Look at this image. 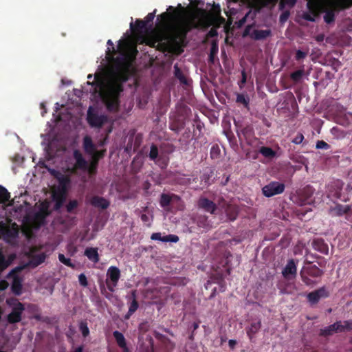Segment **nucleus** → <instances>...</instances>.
<instances>
[{"label":"nucleus","instance_id":"4d7b16f0","mask_svg":"<svg viewBox=\"0 0 352 352\" xmlns=\"http://www.w3.org/2000/svg\"><path fill=\"white\" fill-rule=\"evenodd\" d=\"M78 281L80 285L82 287H87L88 285L87 277L84 274H80L78 276Z\"/></svg>","mask_w":352,"mask_h":352},{"label":"nucleus","instance_id":"b1692460","mask_svg":"<svg viewBox=\"0 0 352 352\" xmlns=\"http://www.w3.org/2000/svg\"><path fill=\"white\" fill-rule=\"evenodd\" d=\"M193 221L199 228L206 229H208L210 228L208 217L205 214H196L193 218Z\"/></svg>","mask_w":352,"mask_h":352},{"label":"nucleus","instance_id":"9b49d317","mask_svg":"<svg viewBox=\"0 0 352 352\" xmlns=\"http://www.w3.org/2000/svg\"><path fill=\"white\" fill-rule=\"evenodd\" d=\"M87 120L91 127L101 128L107 122L108 117L105 115H98L96 113H91L89 109L87 113Z\"/></svg>","mask_w":352,"mask_h":352},{"label":"nucleus","instance_id":"bf43d9fd","mask_svg":"<svg viewBox=\"0 0 352 352\" xmlns=\"http://www.w3.org/2000/svg\"><path fill=\"white\" fill-rule=\"evenodd\" d=\"M303 140H304V135L302 133H299L294 138V140H292V142L295 144H300V143H302Z\"/></svg>","mask_w":352,"mask_h":352},{"label":"nucleus","instance_id":"37998d69","mask_svg":"<svg viewBox=\"0 0 352 352\" xmlns=\"http://www.w3.org/2000/svg\"><path fill=\"white\" fill-rule=\"evenodd\" d=\"M58 180L62 187L61 190H65L66 192V186L70 183V178L67 175H61L58 178Z\"/></svg>","mask_w":352,"mask_h":352},{"label":"nucleus","instance_id":"39448f33","mask_svg":"<svg viewBox=\"0 0 352 352\" xmlns=\"http://www.w3.org/2000/svg\"><path fill=\"white\" fill-rule=\"evenodd\" d=\"M322 274L323 271L315 265L307 267H302L300 272V276L302 281L307 286L315 284V281L311 279L309 276L313 278H318L320 277Z\"/></svg>","mask_w":352,"mask_h":352},{"label":"nucleus","instance_id":"4c0bfd02","mask_svg":"<svg viewBox=\"0 0 352 352\" xmlns=\"http://www.w3.org/2000/svg\"><path fill=\"white\" fill-rule=\"evenodd\" d=\"M49 207V204L47 201H44L40 204L38 211L37 212L47 217L51 213Z\"/></svg>","mask_w":352,"mask_h":352},{"label":"nucleus","instance_id":"2eb2a0df","mask_svg":"<svg viewBox=\"0 0 352 352\" xmlns=\"http://www.w3.org/2000/svg\"><path fill=\"white\" fill-rule=\"evenodd\" d=\"M146 24L145 21L141 19H137L135 21V25L134 26L133 23L130 24V28L135 37H137L138 41H140L141 43L144 41V34L146 31Z\"/></svg>","mask_w":352,"mask_h":352},{"label":"nucleus","instance_id":"774afa93","mask_svg":"<svg viewBox=\"0 0 352 352\" xmlns=\"http://www.w3.org/2000/svg\"><path fill=\"white\" fill-rule=\"evenodd\" d=\"M217 36V31L214 28H211L208 32V37H214Z\"/></svg>","mask_w":352,"mask_h":352},{"label":"nucleus","instance_id":"49530a36","mask_svg":"<svg viewBox=\"0 0 352 352\" xmlns=\"http://www.w3.org/2000/svg\"><path fill=\"white\" fill-rule=\"evenodd\" d=\"M78 206V201L76 199L71 200L66 205L67 212L69 213L73 212L74 210Z\"/></svg>","mask_w":352,"mask_h":352},{"label":"nucleus","instance_id":"423d86ee","mask_svg":"<svg viewBox=\"0 0 352 352\" xmlns=\"http://www.w3.org/2000/svg\"><path fill=\"white\" fill-rule=\"evenodd\" d=\"M278 0H255L254 2L252 7L255 9L254 12H252L251 10H249L246 14L239 21V25H242L244 24L246 21L251 18L252 20H253L257 12L260 11V10L263 8L266 7L269 5H274L276 3Z\"/></svg>","mask_w":352,"mask_h":352},{"label":"nucleus","instance_id":"dca6fc26","mask_svg":"<svg viewBox=\"0 0 352 352\" xmlns=\"http://www.w3.org/2000/svg\"><path fill=\"white\" fill-rule=\"evenodd\" d=\"M297 274V266L294 259L288 260L285 267L283 269L282 275L286 280H292L296 278Z\"/></svg>","mask_w":352,"mask_h":352},{"label":"nucleus","instance_id":"6e6552de","mask_svg":"<svg viewBox=\"0 0 352 352\" xmlns=\"http://www.w3.org/2000/svg\"><path fill=\"white\" fill-rule=\"evenodd\" d=\"M285 186L278 182H271L262 188V192L266 197H271L283 193Z\"/></svg>","mask_w":352,"mask_h":352},{"label":"nucleus","instance_id":"5fc2aeb1","mask_svg":"<svg viewBox=\"0 0 352 352\" xmlns=\"http://www.w3.org/2000/svg\"><path fill=\"white\" fill-rule=\"evenodd\" d=\"M179 241V237L177 235L175 234H168L166 236H164V242H174L177 243Z\"/></svg>","mask_w":352,"mask_h":352},{"label":"nucleus","instance_id":"338daca9","mask_svg":"<svg viewBox=\"0 0 352 352\" xmlns=\"http://www.w3.org/2000/svg\"><path fill=\"white\" fill-rule=\"evenodd\" d=\"M346 331H352V320H344Z\"/></svg>","mask_w":352,"mask_h":352},{"label":"nucleus","instance_id":"f3484780","mask_svg":"<svg viewBox=\"0 0 352 352\" xmlns=\"http://www.w3.org/2000/svg\"><path fill=\"white\" fill-rule=\"evenodd\" d=\"M236 133L239 140L243 139L248 144H250L254 134V129L251 125L240 127L237 129Z\"/></svg>","mask_w":352,"mask_h":352},{"label":"nucleus","instance_id":"6e6d98bb","mask_svg":"<svg viewBox=\"0 0 352 352\" xmlns=\"http://www.w3.org/2000/svg\"><path fill=\"white\" fill-rule=\"evenodd\" d=\"M330 148V145L323 140H318L316 143V148L327 150Z\"/></svg>","mask_w":352,"mask_h":352},{"label":"nucleus","instance_id":"c03bdc74","mask_svg":"<svg viewBox=\"0 0 352 352\" xmlns=\"http://www.w3.org/2000/svg\"><path fill=\"white\" fill-rule=\"evenodd\" d=\"M46 218L43 214L36 212L34 215V221L39 227L45 224Z\"/></svg>","mask_w":352,"mask_h":352},{"label":"nucleus","instance_id":"0eeeda50","mask_svg":"<svg viewBox=\"0 0 352 352\" xmlns=\"http://www.w3.org/2000/svg\"><path fill=\"white\" fill-rule=\"evenodd\" d=\"M107 276L105 282L107 289L111 292H113L121 276L120 270L116 266H111L107 270Z\"/></svg>","mask_w":352,"mask_h":352},{"label":"nucleus","instance_id":"a19ab883","mask_svg":"<svg viewBox=\"0 0 352 352\" xmlns=\"http://www.w3.org/2000/svg\"><path fill=\"white\" fill-rule=\"evenodd\" d=\"M335 333L333 331V329L331 327V324L324 327V329H321L319 333V336L322 337H329L333 335Z\"/></svg>","mask_w":352,"mask_h":352},{"label":"nucleus","instance_id":"58836bf2","mask_svg":"<svg viewBox=\"0 0 352 352\" xmlns=\"http://www.w3.org/2000/svg\"><path fill=\"white\" fill-rule=\"evenodd\" d=\"M45 255L42 253L37 255L34 256L31 259V263L34 266H38L40 264L43 263L45 261Z\"/></svg>","mask_w":352,"mask_h":352},{"label":"nucleus","instance_id":"3c124183","mask_svg":"<svg viewBox=\"0 0 352 352\" xmlns=\"http://www.w3.org/2000/svg\"><path fill=\"white\" fill-rule=\"evenodd\" d=\"M210 157L212 159L218 158L220 155V149L218 146V145H214L212 146L210 149Z\"/></svg>","mask_w":352,"mask_h":352},{"label":"nucleus","instance_id":"cd10ccee","mask_svg":"<svg viewBox=\"0 0 352 352\" xmlns=\"http://www.w3.org/2000/svg\"><path fill=\"white\" fill-rule=\"evenodd\" d=\"M83 148L85 151L88 154H93L95 151V146L91 137L86 135L83 138Z\"/></svg>","mask_w":352,"mask_h":352},{"label":"nucleus","instance_id":"1a4fd4ad","mask_svg":"<svg viewBox=\"0 0 352 352\" xmlns=\"http://www.w3.org/2000/svg\"><path fill=\"white\" fill-rule=\"evenodd\" d=\"M25 307L23 304L16 300L12 304L11 312L7 316L8 322L14 324L20 322Z\"/></svg>","mask_w":352,"mask_h":352},{"label":"nucleus","instance_id":"f03ea898","mask_svg":"<svg viewBox=\"0 0 352 352\" xmlns=\"http://www.w3.org/2000/svg\"><path fill=\"white\" fill-rule=\"evenodd\" d=\"M174 15L168 12H163L157 16L160 19L161 29L153 33L149 42L151 46L154 47L157 43L158 46L167 49L176 47L175 36H173V27L170 21L174 19Z\"/></svg>","mask_w":352,"mask_h":352},{"label":"nucleus","instance_id":"a878e982","mask_svg":"<svg viewBox=\"0 0 352 352\" xmlns=\"http://www.w3.org/2000/svg\"><path fill=\"white\" fill-rule=\"evenodd\" d=\"M261 327V321L252 322L250 327L245 329L246 333L248 338L252 340L254 338L255 334L258 332Z\"/></svg>","mask_w":352,"mask_h":352},{"label":"nucleus","instance_id":"ddd939ff","mask_svg":"<svg viewBox=\"0 0 352 352\" xmlns=\"http://www.w3.org/2000/svg\"><path fill=\"white\" fill-rule=\"evenodd\" d=\"M197 206L198 209H201L211 214H215L217 210L216 204L205 197H200L199 198Z\"/></svg>","mask_w":352,"mask_h":352},{"label":"nucleus","instance_id":"79ce46f5","mask_svg":"<svg viewBox=\"0 0 352 352\" xmlns=\"http://www.w3.org/2000/svg\"><path fill=\"white\" fill-rule=\"evenodd\" d=\"M236 102L243 104L245 107H248L250 102V99L247 96L243 94H238L236 96Z\"/></svg>","mask_w":352,"mask_h":352},{"label":"nucleus","instance_id":"e433bc0d","mask_svg":"<svg viewBox=\"0 0 352 352\" xmlns=\"http://www.w3.org/2000/svg\"><path fill=\"white\" fill-rule=\"evenodd\" d=\"M332 328L333 329L334 333H342L346 331L345 324L344 321L342 322L340 320L336 321L333 324H331Z\"/></svg>","mask_w":352,"mask_h":352},{"label":"nucleus","instance_id":"ea45409f","mask_svg":"<svg viewBox=\"0 0 352 352\" xmlns=\"http://www.w3.org/2000/svg\"><path fill=\"white\" fill-rule=\"evenodd\" d=\"M58 260L60 263H63L67 267H69L72 269L76 267V265L72 262V260L69 258H66L63 254H58Z\"/></svg>","mask_w":352,"mask_h":352},{"label":"nucleus","instance_id":"052dcab7","mask_svg":"<svg viewBox=\"0 0 352 352\" xmlns=\"http://www.w3.org/2000/svg\"><path fill=\"white\" fill-rule=\"evenodd\" d=\"M212 173H213V171H210V173H204L203 175L201 176V180L202 181H204V182L207 184V185H210V183L209 182V180L211 177V176L212 175Z\"/></svg>","mask_w":352,"mask_h":352},{"label":"nucleus","instance_id":"c85d7f7f","mask_svg":"<svg viewBox=\"0 0 352 352\" xmlns=\"http://www.w3.org/2000/svg\"><path fill=\"white\" fill-rule=\"evenodd\" d=\"M184 126L185 124L184 121L179 119H175L170 122L169 128L171 131L179 133L184 128Z\"/></svg>","mask_w":352,"mask_h":352},{"label":"nucleus","instance_id":"69168bd1","mask_svg":"<svg viewBox=\"0 0 352 352\" xmlns=\"http://www.w3.org/2000/svg\"><path fill=\"white\" fill-rule=\"evenodd\" d=\"M140 218H141V220L146 224L147 226H151V223H150V218L146 214H142L141 216H140Z\"/></svg>","mask_w":352,"mask_h":352},{"label":"nucleus","instance_id":"393cba45","mask_svg":"<svg viewBox=\"0 0 352 352\" xmlns=\"http://www.w3.org/2000/svg\"><path fill=\"white\" fill-rule=\"evenodd\" d=\"M88 259L94 263H97L100 261L99 254L97 248H87L84 252Z\"/></svg>","mask_w":352,"mask_h":352},{"label":"nucleus","instance_id":"09e8293b","mask_svg":"<svg viewBox=\"0 0 352 352\" xmlns=\"http://www.w3.org/2000/svg\"><path fill=\"white\" fill-rule=\"evenodd\" d=\"M336 210L337 212L339 215H342L344 214H347L351 210V207L349 206H342L340 204H338L336 206Z\"/></svg>","mask_w":352,"mask_h":352},{"label":"nucleus","instance_id":"f704fd0d","mask_svg":"<svg viewBox=\"0 0 352 352\" xmlns=\"http://www.w3.org/2000/svg\"><path fill=\"white\" fill-rule=\"evenodd\" d=\"M305 74V70L303 68L296 70L290 74L291 80L294 82H298L300 81Z\"/></svg>","mask_w":352,"mask_h":352},{"label":"nucleus","instance_id":"c756f323","mask_svg":"<svg viewBox=\"0 0 352 352\" xmlns=\"http://www.w3.org/2000/svg\"><path fill=\"white\" fill-rule=\"evenodd\" d=\"M314 193V189L312 186L307 185L304 187L301 191V196L305 199L307 203L311 201V198Z\"/></svg>","mask_w":352,"mask_h":352},{"label":"nucleus","instance_id":"5701e85b","mask_svg":"<svg viewBox=\"0 0 352 352\" xmlns=\"http://www.w3.org/2000/svg\"><path fill=\"white\" fill-rule=\"evenodd\" d=\"M179 199H180V197L177 195H175V194L168 195V194H166V193H162L160 195V204L162 208H166V207L170 206V204L173 200H179Z\"/></svg>","mask_w":352,"mask_h":352},{"label":"nucleus","instance_id":"de8ad7c7","mask_svg":"<svg viewBox=\"0 0 352 352\" xmlns=\"http://www.w3.org/2000/svg\"><path fill=\"white\" fill-rule=\"evenodd\" d=\"M158 154L159 152L157 146L155 144H153L151 146V150L148 155L149 158L151 160H155L157 157Z\"/></svg>","mask_w":352,"mask_h":352},{"label":"nucleus","instance_id":"e2e57ef3","mask_svg":"<svg viewBox=\"0 0 352 352\" xmlns=\"http://www.w3.org/2000/svg\"><path fill=\"white\" fill-rule=\"evenodd\" d=\"M151 239L152 240H157L164 242V236H162L160 232H155L152 234Z\"/></svg>","mask_w":352,"mask_h":352},{"label":"nucleus","instance_id":"412c9836","mask_svg":"<svg viewBox=\"0 0 352 352\" xmlns=\"http://www.w3.org/2000/svg\"><path fill=\"white\" fill-rule=\"evenodd\" d=\"M23 278L19 276H14L11 285V291L16 296H20L22 294Z\"/></svg>","mask_w":352,"mask_h":352},{"label":"nucleus","instance_id":"f257e3e1","mask_svg":"<svg viewBox=\"0 0 352 352\" xmlns=\"http://www.w3.org/2000/svg\"><path fill=\"white\" fill-rule=\"evenodd\" d=\"M133 73V67L130 59L126 57L118 58L116 69L105 84L98 75L95 76L94 82L87 83L100 87V95L107 110L111 113H117L120 109V98L124 91L123 85Z\"/></svg>","mask_w":352,"mask_h":352},{"label":"nucleus","instance_id":"4468645a","mask_svg":"<svg viewBox=\"0 0 352 352\" xmlns=\"http://www.w3.org/2000/svg\"><path fill=\"white\" fill-rule=\"evenodd\" d=\"M329 296V292L325 287H322L316 290L309 292L307 298L311 305L317 304L321 298H326Z\"/></svg>","mask_w":352,"mask_h":352},{"label":"nucleus","instance_id":"8fccbe9b","mask_svg":"<svg viewBox=\"0 0 352 352\" xmlns=\"http://www.w3.org/2000/svg\"><path fill=\"white\" fill-rule=\"evenodd\" d=\"M107 45L109 46H110L111 47H108L107 50V56L108 57H113V55L116 54V51H115V49H114V45H113V42L111 41V40H108L107 41Z\"/></svg>","mask_w":352,"mask_h":352},{"label":"nucleus","instance_id":"c9c22d12","mask_svg":"<svg viewBox=\"0 0 352 352\" xmlns=\"http://www.w3.org/2000/svg\"><path fill=\"white\" fill-rule=\"evenodd\" d=\"M226 212L228 219L230 221H233L236 219L238 216V211L236 208L228 206Z\"/></svg>","mask_w":352,"mask_h":352},{"label":"nucleus","instance_id":"680f3d73","mask_svg":"<svg viewBox=\"0 0 352 352\" xmlns=\"http://www.w3.org/2000/svg\"><path fill=\"white\" fill-rule=\"evenodd\" d=\"M289 11H285L283 12L280 15V18H279V21L280 23H285V21H287V20L288 19L289 16Z\"/></svg>","mask_w":352,"mask_h":352},{"label":"nucleus","instance_id":"9d476101","mask_svg":"<svg viewBox=\"0 0 352 352\" xmlns=\"http://www.w3.org/2000/svg\"><path fill=\"white\" fill-rule=\"evenodd\" d=\"M307 8L309 12H303L302 18L307 21L314 22L316 17L320 15V3L316 1H308L307 3Z\"/></svg>","mask_w":352,"mask_h":352},{"label":"nucleus","instance_id":"f8f14e48","mask_svg":"<svg viewBox=\"0 0 352 352\" xmlns=\"http://www.w3.org/2000/svg\"><path fill=\"white\" fill-rule=\"evenodd\" d=\"M74 158L76 162L72 168L69 169V171L72 174H75L78 170H85L88 168V163L83 157L81 152L78 150H74L73 153Z\"/></svg>","mask_w":352,"mask_h":352},{"label":"nucleus","instance_id":"bb28decb","mask_svg":"<svg viewBox=\"0 0 352 352\" xmlns=\"http://www.w3.org/2000/svg\"><path fill=\"white\" fill-rule=\"evenodd\" d=\"M131 300L129 311V314H133L139 307V304L137 300V292L136 290H133L131 294V296L129 298Z\"/></svg>","mask_w":352,"mask_h":352},{"label":"nucleus","instance_id":"7ed1b4c3","mask_svg":"<svg viewBox=\"0 0 352 352\" xmlns=\"http://www.w3.org/2000/svg\"><path fill=\"white\" fill-rule=\"evenodd\" d=\"M330 8H327L320 4L319 11L324 12L323 16L324 21L327 24H331L335 21L336 12L349 8L352 6V0H337L336 1H330L329 3Z\"/></svg>","mask_w":352,"mask_h":352},{"label":"nucleus","instance_id":"a18cd8bd","mask_svg":"<svg viewBox=\"0 0 352 352\" xmlns=\"http://www.w3.org/2000/svg\"><path fill=\"white\" fill-rule=\"evenodd\" d=\"M79 329L83 337L86 338L89 334V329L87 326V323L85 321H82L79 324Z\"/></svg>","mask_w":352,"mask_h":352},{"label":"nucleus","instance_id":"6ab92c4d","mask_svg":"<svg viewBox=\"0 0 352 352\" xmlns=\"http://www.w3.org/2000/svg\"><path fill=\"white\" fill-rule=\"evenodd\" d=\"M311 245L315 250L323 254H328L329 247L328 245L324 242V239L320 238L315 239L313 240Z\"/></svg>","mask_w":352,"mask_h":352},{"label":"nucleus","instance_id":"aec40b11","mask_svg":"<svg viewBox=\"0 0 352 352\" xmlns=\"http://www.w3.org/2000/svg\"><path fill=\"white\" fill-rule=\"evenodd\" d=\"M272 35V31L270 29L254 30L251 32L250 38L255 41H262L266 39Z\"/></svg>","mask_w":352,"mask_h":352},{"label":"nucleus","instance_id":"7c9ffc66","mask_svg":"<svg viewBox=\"0 0 352 352\" xmlns=\"http://www.w3.org/2000/svg\"><path fill=\"white\" fill-rule=\"evenodd\" d=\"M174 75L177 78L181 84L188 85V80L177 64L174 65Z\"/></svg>","mask_w":352,"mask_h":352},{"label":"nucleus","instance_id":"864d4df0","mask_svg":"<svg viewBox=\"0 0 352 352\" xmlns=\"http://www.w3.org/2000/svg\"><path fill=\"white\" fill-rule=\"evenodd\" d=\"M157 10L155 9L153 12H150L147 14V16L145 17L144 20L143 21L146 22V24H148L150 23H152L156 14Z\"/></svg>","mask_w":352,"mask_h":352},{"label":"nucleus","instance_id":"473e14b6","mask_svg":"<svg viewBox=\"0 0 352 352\" xmlns=\"http://www.w3.org/2000/svg\"><path fill=\"white\" fill-rule=\"evenodd\" d=\"M113 335L114 338L116 339L117 344L120 347L124 346V345L126 344L125 338L121 332L118 331H113Z\"/></svg>","mask_w":352,"mask_h":352},{"label":"nucleus","instance_id":"a211bd4d","mask_svg":"<svg viewBox=\"0 0 352 352\" xmlns=\"http://www.w3.org/2000/svg\"><path fill=\"white\" fill-rule=\"evenodd\" d=\"M52 199L55 201L54 210H59L63 205L66 199L65 190H58L52 193Z\"/></svg>","mask_w":352,"mask_h":352},{"label":"nucleus","instance_id":"0e129e2a","mask_svg":"<svg viewBox=\"0 0 352 352\" xmlns=\"http://www.w3.org/2000/svg\"><path fill=\"white\" fill-rule=\"evenodd\" d=\"M217 49L216 47L213 45L210 50V53L209 55V61L211 63L214 62V55L217 53Z\"/></svg>","mask_w":352,"mask_h":352},{"label":"nucleus","instance_id":"2f4dec72","mask_svg":"<svg viewBox=\"0 0 352 352\" xmlns=\"http://www.w3.org/2000/svg\"><path fill=\"white\" fill-rule=\"evenodd\" d=\"M259 153L266 158L272 159L276 155V153L272 148L262 146L259 149Z\"/></svg>","mask_w":352,"mask_h":352},{"label":"nucleus","instance_id":"4be33fe9","mask_svg":"<svg viewBox=\"0 0 352 352\" xmlns=\"http://www.w3.org/2000/svg\"><path fill=\"white\" fill-rule=\"evenodd\" d=\"M90 204L96 207L101 209H107L109 206V201L104 197L99 196H94L90 201Z\"/></svg>","mask_w":352,"mask_h":352},{"label":"nucleus","instance_id":"20e7f679","mask_svg":"<svg viewBox=\"0 0 352 352\" xmlns=\"http://www.w3.org/2000/svg\"><path fill=\"white\" fill-rule=\"evenodd\" d=\"M173 36H175L176 47L179 46L186 38L188 33L198 25L193 21H186L180 26L172 25Z\"/></svg>","mask_w":352,"mask_h":352},{"label":"nucleus","instance_id":"13d9d810","mask_svg":"<svg viewBox=\"0 0 352 352\" xmlns=\"http://www.w3.org/2000/svg\"><path fill=\"white\" fill-rule=\"evenodd\" d=\"M8 266V263L6 261V258L3 254L0 252V270H3L6 268Z\"/></svg>","mask_w":352,"mask_h":352},{"label":"nucleus","instance_id":"72a5a7b5","mask_svg":"<svg viewBox=\"0 0 352 352\" xmlns=\"http://www.w3.org/2000/svg\"><path fill=\"white\" fill-rule=\"evenodd\" d=\"M10 198V194L8 190L0 185V204H5L9 201Z\"/></svg>","mask_w":352,"mask_h":352},{"label":"nucleus","instance_id":"603ef678","mask_svg":"<svg viewBox=\"0 0 352 352\" xmlns=\"http://www.w3.org/2000/svg\"><path fill=\"white\" fill-rule=\"evenodd\" d=\"M307 56V52H302L300 50L296 52L295 59L298 61L305 59Z\"/></svg>","mask_w":352,"mask_h":352}]
</instances>
